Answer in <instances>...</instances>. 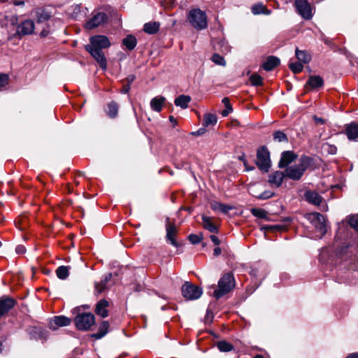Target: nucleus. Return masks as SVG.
<instances>
[{"label": "nucleus", "instance_id": "69168bd1", "mask_svg": "<svg viewBox=\"0 0 358 358\" xmlns=\"http://www.w3.org/2000/svg\"><path fill=\"white\" fill-rule=\"evenodd\" d=\"M95 322V317H94V315L93 314L91 313V331H93L94 329L92 328V327L93 326V324H94Z\"/></svg>", "mask_w": 358, "mask_h": 358}, {"label": "nucleus", "instance_id": "bf43d9fd", "mask_svg": "<svg viewBox=\"0 0 358 358\" xmlns=\"http://www.w3.org/2000/svg\"><path fill=\"white\" fill-rule=\"evenodd\" d=\"M221 254V249L219 247H217L213 250V255L215 257L219 256Z\"/></svg>", "mask_w": 358, "mask_h": 358}, {"label": "nucleus", "instance_id": "e2e57ef3", "mask_svg": "<svg viewBox=\"0 0 358 358\" xmlns=\"http://www.w3.org/2000/svg\"><path fill=\"white\" fill-rule=\"evenodd\" d=\"M48 34H49V30H47V29H43V30L41 31V33H40V36H41V37H45V36H48Z\"/></svg>", "mask_w": 358, "mask_h": 358}, {"label": "nucleus", "instance_id": "2eb2a0df", "mask_svg": "<svg viewBox=\"0 0 358 358\" xmlns=\"http://www.w3.org/2000/svg\"><path fill=\"white\" fill-rule=\"evenodd\" d=\"M109 306V301L106 299H101L99 301L95 308V313L97 315L101 316L103 318L108 317V307Z\"/></svg>", "mask_w": 358, "mask_h": 358}, {"label": "nucleus", "instance_id": "4d7b16f0", "mask_svg": "<svg viewBox=\"0 0 358 358\" xmlns=\"http://www.w3.org/2000/svg\"><path fill=\"white\" fill-rule=\"evenodd\" d=\"M130 88H131L130 85H127V84H124L123 85V87L121 90L120 92L122 93V94H127L130 90Z\"/></svg>", "mask_w": 358, "mask_h": 358}, {"label": "nucleus", "instance_id": "cd10ccee", "mask_svg": "<svg viewBox=\"0 0 358 358\" xmlns=\"http://www.w3.org/2000/svg\"><path fill=\"white\" fill-rule=\"evenodd\" d=\"M211 208L215 211H219L227 214L232 209V206L220 202H213L210 204Z\"/></svg>", "mask_w": 358, "mask_h": 358}, {"label": "nucleus", "instance_id": "f704fd0d", "mask_svg": "<svg viewBox=\"0 0 358 358\" xmlns=\"http://www.w3.org/2000/svg\"><path fill=\"white\" fill-rule=\"evenodd\" d=\"M217 346L220 351L225 352H229V351L232 350L234 348L233 345L230 343H229L226 341H219L217 343Z\"/></svg>", "mask_w": 358, "mask_h": 358}, {"label": "nucleus", "instance_id": "72a5a7b5", "mask_svg": "<svg viewBox=\"0 0 358 358\" xmlns=\"http://www.w3.org/2000/svg\"><path fill=\"white\" fill-rule=\"evenodd\" d=\"M322 152L325 155H334L336 154L337 148L334 145L326 143L322 144Z\"/></svg>", "mask_w": 358, "mask_h": 358}, {"label": "nucleus", "instance_id": "9b49d317", "mask_svg": "<svg viewBox=\"0 0 358 358\" xmlns=\"http://www.w3.org/2000/svg\"><path fill=\"white\" fill-rule=\"evenodd\" d=\"M16 301L14 299L8 296L0 298V316H3L10 310L15 305Z\"/></svg>", "mask_w": 358, "mask_h": 358}, {"label": "nucleus", "instance_id": "37998d69", "mask_svg": "<svg viewBox=\"0 0 358 358\" xmlns=\"http://www.w3.org/2000/svg\"><path fill=\"white\" fill-rule=\"evenodd\" d=\"M106 289V285L101 281L95 282L94 284V294L96 295L101 294Z\"/></svg>", "mask_w": 358, "mask_h": 358}, {"label": "nucleus", "instance_id": "09e8293b", "mask_svg": "<svg viewBox=\"0 0 358 358\" xmlns=\"http://www.w3.org/2000/svg\"><path fill=\"white\" fill-rule=\"evenodd\" d=\"M273 196H274L273 192H272L271 191L267 190V191H264L261 194H259L258 196V199L265 200V199H270V198L273 197Z\"/></svg>", "mask_w": 358, "mask_h": 358}, {"label": "nucleus", "instance_id": "1a4fd4ad", "mask_svg": "<svg viewBox=\"0 0 358 358\" xmlns=\"http://www.w3.org/2000/svg\"><path fill=\"white\" fill-rule=\"evenodd\" d=\"M295 6L298 13L305 20L311 19L312 8L307 0H295Z\"/></svg>", "mask_w": 358, "mask_h": 358}, {"label": "nucleus", "instance_id": "412c9836", "mask_svg": "<svg viewBox=\"0 0 358 358\" xmlns=\"http://www.w3.org/2000/svg\"><path fill=\"white\" fill-rule=\"evenodd\" d=\"M255 164L261 171L268 172L271 166V158H256Z\"/></svg>", "mask_w": 358, "mask_h": 358}, {"label": "nucleus", "instance_id": "6e6d98bb", "mask_svg": "<svg viewBox=\"0 0 358 358\" xmlns=\"http://www.w3.org/2000/svg\"><path fill=\"white\" fill-rule=\"evenodd\" d=\"M210 240L212 241V242H213L215 245H220V240H219V238H218V237H217V236H215V235H211V236H210Z\"/></svg>", "mask_w": 358, "mask_h": 358}, {"label": "nucleus", "instance_id": "58836bf2", "mask_svg": "<svg viewBox=\"0 0 358 358\" xmlns=\"http://www.w3.org/2000/svg\"><path fill=\"white\" fill-rule=\"evenodd\" d=\"M289 68L294 73H299L302 71L303 66L301 62H294L289 64Z\"/></svg>", "mask_w": 358, "mask_h": 358}, {"label": "nucleus", "instance_id": "2f4dec72", "mask_svg": "<svg viewBox=\"0 0 358 358\" xmlns=\"http://www.w3.org/2000/svg\"><path fill=\"white\" fill-rule=\"evenodd\" d=\"M122 43L129 50H132L136 46L137 41L134 36L129 35L123 39Z\"/></svg>", "mask_w": 358, "mask_h": 358}, {"label": "nucleus", "instance_id": "5fc2aeb1", "mask_svg": "<svg viewBox=\"0 0 358 358\" xmlns=\"http://www.w3.org/2000/svg\"><path fill=\"white\" fill-rule=\"evenodd\" d=\"M281 157H296V155L292 151H284L281 154Z\"/></svg>", "mask_w": 358, "mask_h": 358}, {"label": "nucleus", "instance_id": "e433bc0d", "mask_svg": "<svg viewBox=\"0 0 358 358\" xmlns=\"http://www.w3.org/2000/svg\"><path fill=\"white\" fill-rule=\"evenodd\" d=\"M273 139L278 142H287V135L282 131H275L273 134Z\"/></svg>", "mask_w": 358, "mask_h": 358}, {"label": "nucleus", "instance_id": "774afa93", "mask_svg": "<svg viewBox=\"0 0 358 358\" xmlns=\"http://www.w3.org/2000/svg\"><path fill=\"white\" fill-rule=\"evenodd\" d=\"M254 358H264V357L261 355H257L254 357Z\"/></svg>", "mask_w": 358, "mask_h": 358}, {"label": "nucleus", "instance_id": "864d4df0", "mask_svg": "<svg viewBox=\"0 0 358 358\" xmlns=\"http://www.w3.org/2000/svg\"><path fill=\"white\" fill-rule=\"evenodd\" d=\"M206 131V129L205 128H200L197 131L192 132V134L194 136H201L205 134Z\"/></svg>", "mask_w": 358, "mask_h": 358}, {"label": "nucleus", "instance_id": "423d86ee", "mask_svg": "<svg viewBox=\"0 0 358 358\" xmlns=\"http://www.w3.org/2000/svg\"><path fill=\"white\" fill-rule=\"evenodd\" d=\"M181 292L187 300H196L201 296L203 291L201 287L187 281L182 286Z\"/></svg>", "mask_w": 358, "mask_h": 358}, {"label": "nucleus", "instance_id": "3c124183", "mask_svg": "<svg viewBox=\"0 0 358 358\" xmlns=\"http://www.w3.org/2000/svg\"><path fill=\"white\" fill-rule=\"evenodd\" d=\"M112 274L110 273H107L104 275L103 278L101 280L104 284L107 285V283L111 280Z\"/></svg>", "mask_w": 358, "mask_h": 358}, {"label": "nucleus", "instance_id": "f3484780", "mask_svg": "<svg viewBox=\"0 0 358 358\" xmlns=\"http://www.w3.org/2000/svg\"><path fill=\"white\" fill-rule=\"evenodd\" d=\"M71 320L64 315L55 316L50 322V325L53 329L59 327L69 326Z\"/></svg>", "mask_w": 358, "mask_h": 358}, {"label": "nucleus", "instance_id": "393cba45", "mask_svg": "<svg viewBox=\"0 0 358 358\" xmlns=\"http://www.w3.org/2000/svg\"><path fill=\"white\" fill-rule=\"evenodd\" d=\"M160 23L158 22H149L144 24L143 31L148 34H155L159 30Z\"/></svg>", "mask_w": 358, "mask_h": 358}, {"label": "nucleus", "instance_id": "f03ea898", "mask_svg": "<svg viewBox=\"0 0 358 358\" xmlns=\"http://www.w3.org/2000/svg\"><path fill=\"white\" fill-rule=\"evenodd\" d=\"M110 45L109 38L105 35L91 36V57L103 71H106L108 66L107 59L103 50L110 48Z\"/></svg>", "mask_w": 358, "mask_h": 358}, {"label": "nucleus", "instance_id": "f8f14e48", "mask_svg": "<svg viewBox=\"0 0 358 358\" xmlns=\"http://www.w3.org/2000/svg\"><path fill=\"white\" fill-rule=\"evenodd\" d=\"M345 134L352 141H358V124L352 122L345 126Z\"/></svg>", "mask_w": 358, "mask_h": 358}, {"label": "nucleus", "instance_id": "a18cd8bd", "mask_svg": "<svg viewBox=\"0 0 358 358\" xmlns=\"http://www.w3.org/2000/svg\"><path fill=\"white\" fill-rule=\"evenodd\" d=\"M257 157H270L268 148L265 145L260 147L257 150Z\"/></svg>", "mask_w": 358, "mask_h": 358}, {"label": "nucleus", "instance_id": "603ef678", "mask_svg": "<svg viewBox=\"0 0 358 358\" xmlns=\"http://www.w3.org/2000/svg\"><path fill=\"white\" fill-rule=\"evenodd\" d=\"M313 120H315V123L316 124H324L326 122L325 120H324L323 118H321V117H318L317 116H314Z\"/></svg>", "mask_w": 358, "mask_h": 358}, {"label": "nucleus", "instance_id": "052dcab7", "mask_svg": "<svg viewBox=\"0 0 358 358\" xmlns=\"http://www.w3.org/2000/svg\"><path fill=\"white\" fill-rule=\"evenodd\" d=\"M25 251V249L24 248L23 246H20V245H18L17 248H16V252L17 253H24Z\"/></svg>", "mask_w": 358, "mask_h": 358}, {"label": "nucleus", "instance_id": "b1692460", "mask_svg": "<svg viewBox=\"0 0 358 358\" xmlns=\"http://www.w3.org/2000/svg\"><path fill=\"white\" fill-rule=\"evenodd\" d=\"M323 84V79L319 76H310L306 83V85L309 86L311 89L320 87Z\"/></svg>", "mask_w": 358, "mask_h": 358}, {"label": "nucleus", "instance_id": "9d476101", "mask_svg": "<svg viewBox=\"0 0 358 358\" xmlns=\"http://www.w3.org/2000/svg\"><path fill=\"white\" fill-rule=\"evenodd\" d=\"M285 178H287L284 171H275L268 175V183L273 188H278L282 185Z\"/></svg>", "mask_w": 358, "mask_h": 358}, {"label": "nucleus", "instance_id": "6ab92c4d", "mask_svg": "<svg viewBox=\"0 0 358 358\" xmlns=\"http://www.w3.org/2000/svg\"><path fill=\"white\" fill-rule=\"evenodd\" d=\"M280 64V59L275 56H269L267 57L266 62L262 64V68L266 71H270Z\"/></svg>", "mask_w": 358, "mask_h": 358}, {"label": "nucleus", "instance_id": "c03bdc74", "mask_svg": "<svg viewBox=\"0 0 358 358\" xmlns=\"http://www.w3.org/2000/svg\"><path fill=\"white\" fill-rule=\"evenodd\" d=\"M9 76L6 73H0V91L8 84Z\"/></svg>", "mask_w": 358, "mask_h": 358}, {"label": "nucleus", "instance_id": "dca6fc26", "mask_svg": "<svg viewBox=\"0 0 358 358\" xmlns=\"http://www.w3.org/2000/svg\"><path fill=\"white\" fill-rule=\"evenodd\" d=\"M166 238L170 242V243L175 246L178 247V244L175 238V236L177 233L176 227L174 224H171L170 223H167L166 226Z\"/></svg>", "mask_w": 358, "mask_h": 358}, {"label": "nucleus", "instance_id": "de8ad7c7", "mask_svg": "<svg viewBox=\"0 0 358 358\" xmlns=\"http://www.w3.org/2000/svg\"><path fill=\"white\" fill-rule=\"evenodd\" d=\"M188 239L190 241V243L195 245V244H198L201 242V241L202 239V236L192 234L189 235Z\"/></svg>", "mask_w": 358, "mask_h": 358}, {"label": "nucleus", "instance_id": "a211bd4d", "mask_svg": "<svg viewBox=\"0 0 358 358\" xmlns=\"http://www.w3.org/2000/svg\"><path fill=\"white\" fill-rule=\"evenodd\" d=\"M35 16L37 24H41L49 20L51 13L45 8H37L35 10Z\"/></svg>", "mask_w": 358, "mask_h": 358}, {"label": "nucleus", "instance_id": "39448f33", "mask_svg": "<svg viewBox=\"0 0 358 358\" xmlns=\"http://www.w3.org/2000/svg\"><path fill=\"white\" fill-rule=\"evenodd\" d=\"M187 18L191 25L197 30L204 29L208 26L206 14L199 8L189 10Z\"/></svg>", "mask_w": 358, "mask_h": 358}, {"label": "nucleus", "instance_id": "7ed1b4c3", "mask_svg": "<svg viewBox=\"0 0 358 358\" xmlns=\"http://www.w3.org/2000/svg\"><path fill=\"white\" fill-rule=\"evenodd\" d=\"M74 323L77 329L87 331L90 329V306L82 305L74 308Z\"/></svg>", "mask_w": 358, "mask_h": 358}, {"label": "nucleus", "instance_id": "49530a36", "mask_svg": "<svg viewBox=\"0 0 358 358\" xmlns=\"http://www.w3.org/2000/svg\"><path fill=\"white\" fill-rule=\"evenodd\" d=\"M349 224L358 232V215H353L349 218Z\"/></svg>", "mask_w": 358, "mask_h": 358}, {"label": "nucleus", "instance_id": "79ce46f5", "mask_svg": "<svg viewBox=\"0 0 358 358\" xmlns=\"http://www.w3.org/2000/svg\"><path fill=\"white\" fill-rule=\"evenodd\" d=\"M212 61L217 65H220V66H224L226 65V62H225L224 57L217 53H215L213 55Z\"/></svg>", "mask_w": 358, "mask_h": 358}, {"label": "nucleus", "instance_id": "bb28decb", "mask_svg": "<svg viewBox=\"0 0 358 358\" xmlns=\"http://www.w3.org/2000/svg\"><path fill=\"white\" fill-rule=\"evenodd\" d=\"M191 101V97L188 95H180L174 101V103L176 106H179L182 109H185L188 107V103Z\"/></svg>", "mask_w": 358, "mask_h": 358}, {"label": "nucleus", "instance_id": "f257e3e1", "mask_svg": "<svg viewBox=\"0 0 358 358\" xmlns=\"http://www.w3.org/2000/svg\"><path fill=\"white\" fill-rule=\"evenodd\" d=\"M313 158H280L278 166L284 169L287 178L299 180Z\"/></svg>", "mask_w": 358, "mask_h": 358}, {"label": "nucleus", "instance_id": "8fccbe9b", "mask_svg": "<svg viewBox=\"0 0 358 358\" xmlns=\"http://www.w3.org/2000/svg\"><path fill=\"white\" fill-rule=\"evenodd\" d=\"M135 78H136V76L134 74L129 75L125 79V81L127 82V85H129L131 86V84L134 82Z\"/></svg>", "mask_w": 358, "mask_h": 358}, {"label": "nucleus", "instance_id": "c85d7f7f", "mask_svg": "<svg viewBox=\"0 0 358 358\" xmlns=\"http://www.w3.org/2000/svg\"><path fill=\"white\" fill-rule=\"evenodd\" d=\"M215 49L223 54H227L231 51V47L225 39L219 40L216 44H215Z\"/></svg>", "mask_w": 358, "mask_h": 358}, {"label": "nucleus", "instance_id": "20e7f679", "mask_svg": "<svg viewBox=\"0 0 358 358\" xmlns=\"http://www.w3.org/2000/svg\"><path fill=\"white\" fill-rule=\"evenodd\" d=\"M217 287V289H215L213 292V296L217 299L231 292L235 287L234 275L230 273L223 275L218 281Z\"/></svg>", "mask_w": 358, "mask_h": 358}, {"label": "nucleus", "instance_id": "ea45409f", "mask_svg": "<svg viewBox=\"0 0 358 358\" xmlns=\"http://www.w3.org/2000/svg\"><path fill=\"white\" fill-rule=\"evenodd\" d=\"M251 213L258 218H265L267 215L266 210L262 208H252Z\"/></svg>", "mask_w": 358, "mask_h": 358}, {"label": "nucleus", "instance_id": "0e129e2a", "mask_svg": "<svg viewBox=\"0 0 358 358\" xmlns=\"http://www.w3.org/2000/svg\"><path fill=\"white\" fill-rule=\"evenodd\" d=\"M13 3L15 6H23L24 2L23 1L13 0Z\"/></svg>", "mask_w": 358, "mask_h": 358}, {"label": "nucleus", "instance_id": "5701e85b", "mask_svg": "<svg viewBox=\"0 0 358 358\" xmlns=\"http://www.w3.org/2000/svg\"><path fill=\"white\" fill-rule=\"evenodd\" d=\"M166 98L164 96H156L153 98L150 101V107L151 108L156 111L160 112L162 109V106L165 103Z\"/></svg>", "mask_w": 358, "mask_h": 358}, {"label": "nucleus", "instance_id": "a19ab883", "mask_svg": "<svg viewBox=\"0 0 358 358\" xmlns=\"http://www.w3.org/2000/svg\"><path fill=\"white\" fill-rule=\"evenodd\" d=\"M266 9V7L262 3H257L252 6V13L255 15H259L264 13Z\"/></svg>", "mask_w": 358, "mask_h": 358}, {"label": "nucleus", "instance_id": "4c0bfd02", "mask_svg": "<svg viewBox=\"0 0 358 358\" xmlns=\"http://www.w3.org/2000/svg\"><path fill=\"white\" fill-rule=\"evenodd\" d=\"M250 80L254 86H260L263 84L262 78L257 73L252 74L250 77Z\"/></svg>", "mask_w": 358, "mask_h": 358}, {"label": "nucleus", "instance_id": "ddd939ff", "mask_svg": "<svg viewBox=\"0 0 358 358\" xmlns=\"http://www.w3.org/2000/svg\"><path fill=\"white\" fill-rule=\"evenodd\" d=\"M34 30V22L31 20L22 22L17 26V32L20 35H28L33 33Z\"/></svg>", "mask_w": 358, "mask_h": 358}, {"label": "nucleus", "instance_id": "4468645a", "mask_svg": "<svg viewBox=\"0 0 358 358\" xmlns=\"http://www.w3.org/2000/svg\"><path fill=\"white\" fill-rule=\"evenodd\" d=\"M304 196L308 203L315 206H320L323 202L322 197L315 191H306Z\"/></svg>", "mask_w": 358, "mask_h": 358}, {"label": "nucleus", "instance_id": "0eeeda50", "mask_svg": "<svg viewBox=\"0 0 358 358\" xmlns=\"http://www.w3.org/2000/svg\"><path fill=\"white\" fill-rule=\"evenodd\" d=\"M308 219L320 233V238H322L327 231L325 217L319 213H313L308 215Z\"/></svg>", "mask_w": 358, "mask_h": 358}, {"label": "nucleus", "instance_id": "c9c22d12", "mask_svg": "<svg viewBox=\"0 0 358 358\" xmlns=\"http://www.w3.org/2000/svg\"><path fill=\"white\" fill-rule=\"evenodd\" d=\"M222 101L224 104L225 109L222 111L221 114L223 117H227L232 112L233 108L228 97H224Z\"/></svg>", "mask_w": 358, "mask_h": 358}, {"label": "nucleus", "instance_id": "338daca9", "mask_svg": "<svg viewBox=\"0 0 358 358\" xmlns=\"http://www.w3.org/2000/svg\"><path fill=\"white\" fill-rule=\"evenodd\" d=\"M346 358H358V353L350 354Z\"/></svg>", "mask_w": 358, "mask_h": 358}, {"label": "nucleus", "instance_id": "6e6552de", "mask_svg": "<svg viewBox=\"0 0 358 358\" xmlns=\"http://www.w3.org/2000/svg\"><path fill=\"white\" fill-rule=\"evenodd\" d=\"M109 20L106 13L101 9L94 10L91 13V29L106 25Z\"/></svg>", "mask_w": 358, "mask_h": 358}, {"label": "nucleus", "instance_id": "a878e982", "mask_svg": "<svg viewBox=\"0 0 358 358\" xmlns=\"http://www.w3.org/2000/svg\"><path fill=\"white\" fill-rule=\"evenodd\" d=\"M295 55L297 59L302 63L307 64L311 60V55L306 50H300L298 48L295 50Z\"/></svg>", "mask_w": 358, "mask_h": 358}, {"label": "nucleus", "instance_id": "473e14b6", "mask_svg": "<svg viewBox=\"0 0 358 358\" xmlns=\"http://www.w3.org/2000/svg\"><path fill=\"white\" fill-rule=\"evenodd\" d=\"M217 122V116L212 113H206L203 115V126L208 127L210 125H215Z\"/></svg>", "mask_w": 358, "mask_h": 358}, {"label": "nucleus", "instance_id": "4be33fe9", "mask_svg": "<svg viewBox=\"0 0 358 358\" xmlns=\"http://www.w3.org/2000/svg\"><path fill=\"white\" fill-rule=\"evenodd\" d=\"M119 105L117 102L112 101L107 105L106 113L110 118H115L118 115Z\"/></svg>", "mask_w": 358, "mask_h": 358}, {"label": "nucleus", "instance_id": "13d9d810", "mask_svg": "<svg viewBox=\"0 0 358 358\" xmlns=\"http://www.w3.org/2000/svg\"><path fill=\"white\" fill-rule=\"evenodd\" d=\"M240 159L243 160V162L244 164V166L245 167L246 171H252L254 169L253 166H248L247 164V161L245 160V158H239Z\"/></svg>", "mask_w": 358, "mask_h": 358}, {"label": "nucleus", "instance_id": "7c9ffc66", "mask_svg": "<svg viewBox=\"0 0 358 358\" xmlns=\"http://www.w3.org/2000/svg\"><path fill=\"white\" fill-rule=\"evenodd\" d=\"M70 267L67 266H60L56 271V275L61 280H66L69 275Z\"/></svg>", "mask_w": 358, "mask_h": 358}, {"label": "nucleus", "instance_id": "680f3d73", "mask_svg": "<svg viewBox=\"0 0 358 358\" xmlns=\"http://www.w3.org/2000/svg\"><path fill=\"white\" fill-rule=\"evenodd\" d=\"M169 121L173 123V127H175L177 124L176 119L173 115L169 116Z\"/></svg>", "mask_w": 358, "mask_h": 358}, {"label": "nucleus", "instance_id": "aec40b11", "mask_svg": "<svg viewBox=\"0 0 358 358\" xmlns=\"http://www.w3.org/2000/svg\"><path fill=\"white\" fill-rule=\"evenodd\" d=\"M109 327L110 324L108 321H103L99 327V331L97 333L91 334V338L96 339L103 338L108 333Z\"/></svg>", "mask_w": 358, "mask_h": 358}, {"label": "nucleus", "instance_id": "c756f323", "mask_svg": "<svg viewBox=\"0 0 358 358\" xmlns=\"http://www.w3.org/2000/svg\"><path fill=\"white\" fill-rule=\"evenodd\" d=\"M203 226L204 229L212 232V233H218L217 227L211 222L210 217L203 215L202 216Z\"/></svg>", "mask_w": 358, "mask_h": 358}]
</instances>
